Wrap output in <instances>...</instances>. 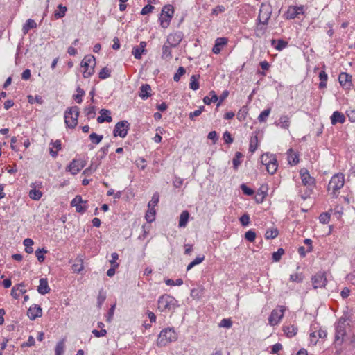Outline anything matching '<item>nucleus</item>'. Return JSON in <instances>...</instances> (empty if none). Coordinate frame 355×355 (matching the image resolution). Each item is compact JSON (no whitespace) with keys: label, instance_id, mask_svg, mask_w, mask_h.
I'll list each match as a JSON object with an SVG mask.
<instances>
[{"label":"nucleus","instance_id":"61","mask_svg":"<svg viewBox=\"0 0 355 355\" xmlns=\"http://www.w3.org/2000/svg\"><path fill=\"white\" fill-rule=\"evenodd\" d=\"M245 239L250 242H253L256 239L255 232L252 230H248L245 234Z\"/></svg>","mask_w":355,"mask_h":355},{"label":"nucleus","instance_id":"15","mask_svg":"<svg viewBox=\"0 0 355 355\" xmlns=\"http://www.w3.org/2000/svg\"><path fill=\"white\" fill-rule=\"evenodd\" d=\"M304 14V6H290L285 13L286 17L288 19H293L299 17L300 15Z\"/></svg>","mask_w":355,"mask_h":355},{"label":"nucleus","instance_id":"22","mask_svg":"<svg viewBox=\"0 0 355 355\" xmlns=\"http://www.w3.org/2000/svg\"><path fill=\"white\" fill-rule=\"evenodd\" d=\"M268 193V187L267 185H261L259 189L257 190L255 196L254 200L257 203H261L263 202L266 198Z\"/></svg>","mask_w":355,"mask_h":355},{"label":"nucleus","instance_id":"51","mask_svg":"<svg viewBox=\"0 0 355 355\" xmlns=\"http://www.w3.org/2000/svg\"><path fill=\"white\" fill-rule=\"evenodd\" d=\"M28 101L31 104H33L35 103H37L38 104H42L44 102L42 96H33L31 95L28 96Z\"/></svg>","mask_w":355,"mask_h":355},{"label":"nucleus","instance_id":"46","mask_svg":"<svg viewBox=\"0 0 355 355\" xmlns=\"http://www.w3.org/2000/svg\"><path fill=\"white\" fill-rule=\"evenodd\" d=\"M271 112L270 108H268L262 111L258 116V121L260 123H264L267 121L268 117L269 116Z\"/></svg>","mask_w":355,"mask_h":355},{"label":"nucleus","instance_id":"11","mask_svg":"<svg viewBox=\"0 0 355 355\" xmlns=\"http://www.w3.org/2000/svg\"><path fill=\"white\" fill-rule=\"evenodd\" d=\"M272 8L270 5L262 3L260 7L257 21L264 24H268V21L271 17Z\"/></svg>","mask_w":355,"mask_h":355},{"label":"nucleus","instance_id":"3","mask_svg":"<svg viewBox=\"0 0 355 355\" xmlns=\"http://www.w3.org/2000/svg\"><path fill=\"white\" fill-rule=\"evenodd\" d=\"M178 338V334L173 327H167L162 329L158 335L157 345L159 347H166L171 343L175 342Z\"/></svg>","mask_w":355,"mask_h":355},{"label":"nucleus","instance_id":"25","mask_svg":"<svg viewBox=\"0 0 355 355\" xmlns=\"http://www.w3.org/2000/svg\"><path fill=\"white\" fill-rule=\"evenodd\" d=\"M275 124L277 127L287 130L291 124L290 117L287 115H282L279 117L278 121L275 122Z\"/></svg>","mask_w":355,"mask_h":355},{"label":"nucleus","instance_id":"13","mask_svg":"<svg viewBox=\"0 0 355 355\" xmlns=\"http://www.w3.org/2000/svg\"><path fill=\"white\" fill-rule=\"evenodd\" d=\"M86 165V161L83 159H73L67 166L66 171L72 175H76Z\"/></svg>","mask_w":355,"mask_h":355},{"label":"nucleus","instance_id":"42","mask_svg":"<svg viewBox=\"0 0 355 355\" xmlns=\"http://www.w3.org/2000/svg\"><path fill=\"white\" fill-rule=\"evenodd\" d=\"M319 78L320 80V82L319 83V88L320 89L325 88L327 87L328 76L324 71H321L319 73Z\"/></svg>","mask_w":355,"mask_h":355},{"label":"nucleus","instance_id":"35","mask_svg":"<svg viewBox=\"0 0 355 355\" xmlns=\"http://www.w3.org/2000/svg\"><path fill=\"white\" fill-rule=\"evenodd\" d=\"M189 218V211L187 210L183 211L180 216L179 224H178L179 227H185L187 225Z\"/></svg>","mask_w":355,"mask_h":355},{"label":"nucleus","instance_id":"58","mask_svg":"<svg viewBox=\"0 0 355 355\" xmlns=\"http://www.w3.org/2000/svg\"><path fill=\"white\" fill-rule=\"evenodd\" d=\"M47 250L42 249H38L35 251V256L37 257L39 262L42 263L44 261L45 257L44 256V253H46Z\"/></svg>","mask_w":355,"mask_h":355},{"label":"nucleus","instance_id":"5","mask_svg":"<svg viewBox=\"0 0 355 355\" xmlns=\"http://www.w3.org/2000/svg\"><path fill=\"white\" fill-rule=\"evenodd\" d=\"M260 161L263 165L266 166L268 173L273 175L276 173L278 163L275 155L269 153H263L260 157Z\"/></svg>","mask_w":355,"mask_h":355},{"label":"nucleus","instance_id":"28","mask_svg":"<svg viewBox=\"0 0 355 355\" xmlns=\"http://www.w3.org/2000/svg\"><path fill=\"white\" fill-rule=\"evenodd\" d=\"M345 116L343 113L335 111L331 116V123L332 125H336L338 123L343 124L345 122Z\"/></svg>","mask_w":355,"mask_h":355},{"label":"nucleus","instance_id":"9","mask_svg":"<svg viewBox=\"0 0 355 355\" xmlns=\"http://www.w3.org/2000/svg\"><path fill=\"white\" fill-rule=\"evenodd\" d=\"M300 175L302 184L309 189V191L306 193V196H302L304 199H306L310 195L313 188L315 186V180L310 175L308 170L306 168H302L300 171Z\"/></svg>","mask_w":355,"mask_h":355},{"label":"nucleus","instance_id":"43","mask_svg":"<svg viewBox=\"0 0 355 355\" xmlns=\"http://www.w3.org/2000/svg\"><path fill=\"white\" fill-rule=\"evenodd\" d=\"M37 26L36 22L31 19L26 21V24L23 26L22 31L24 34H26L28 31L31 28H34Z\"/></svg>","mask_w":355,"mask_h":355},{"label":"nucleus","instance_id":"7","mask_svg":"<svg viewBox=\"0 0 355 355\" xmlns=\"http://www.w3.org/2000/svg\"><path fill=\"white\" fill-rule=\"evenodd\" d=\"M96 64L95 58L93 55H86L81 62L83 76L85 78L90 77L94 73V66Z\"/></svg>","mask_w":355,"mask_h":355},{"label":"nucleus","instance_id":"44","mask_svg":"<svg viewBox=\"0 0 355 355\" xmlns=\"http://www.w3.org/2000/svg\"><path fill=\"white\" fill-rule=\"evenodd\" d=\"M248 112V109L246 106H243L238 112L236 117L239 121H243L245 119Z\"/></svg>","mask_w":355,"mask_h":355},{"label":"nucleus","instance_id":"31","mask_svg":"<svg viewBox=\"0 0 355 355\" xmlns=\"http://www.w3.org/2000/svg\"><path fill=\"white\" fill-rule=\"evenodd\" d=\"M268 24H262L256 20V26L254 28V35L257 37H262L267 31Z\"/></svg>","mask_w":355,"mask_h":355},{"label":"nucleus","instance_id":"24","mask_svg":"<svg viewBox=\"0 0 355 355\" xmlns=\"http://www.w3.org/2000/svg\"><path fill=\"white\" fill-rule=\"evenodd\" d=\"M287 160L290 165L295 166L299 163V154L290 148L287 151Z\"/></svg>","mask_w":355,"mask_h":355},{"label":"nucleus","instance_id":"12","mask_svg":"<svg viewBox=\"0 0 355 355\" xmlns=\"http://www.w3.org/2000/svg\"><path fill=\"white\" fill-rule=\"evenodd\" d=\"M130 129V123L124 120L118 122L114 128L113 135L114 137H120L124 138Z\"/></svg>","mask_w":355,"mask_h":355},{"label":"nucleus","instance_id":"32","mask_svg":"<svg viewBox=\"0 0 355 355\" xmlns=\"http://www.w3.org/2000/svg\"><path fill=\"white\" fill-rule=\"evenodd\" d=\"M282 329L284 334L288 338L295 336L298 330L297 327L293 324L284 325Z\"/></svg>","mask_w":355,"mask_h":355},{"label":"nucleus","instance_id":"19","mask_svg":"<svg viewBox=\"0 0 355 355\" xmlns=\"http://www.w3.org/2000/svg\"><path fill=\"white\" fill-rule=\"evenodd\" d=\"M338 80H339V83L343 88L346 89H351V87L352 86L351 75H349L345 72H342L340 73V75L338 76Z\"/></svg>","mask_w":355,"mask_h":355},{"label":"nucleus","instance_id":"23","mask_svg":"<svg viewBox=\"0 0 355 355\" xmlns=\"http://www.w3.org/2000/svg\"><path fill=\"white\" fill-rule=\"evenodd\" d=\"M50 146L49 153L53 158H55L58 156V151L62 149L61 141L59 139L55 141L51 140Z\"/></svg>","mask_w":355,"mask_h":355},{"label":"nucleus","instance_id":"49","mask_svg":"<svg viewBox=\"0 0 355 355\" xmlns=\"http://www.w3.org/2000/svg\"><path fill=\"white\" fill-rule=\"evenodd\" d=\"M24 245H25V251L31 254L33 252V249L32 248V245H33V241L31 239H26L24 241Z\"/></svg>","mask_w":355,"mask_h":355},{"label":"nucleus","instance_id":"48","mask_svg":"<svg viewBox=\"0 0 355 355\" xmlns=\"http://www.w3.org/2000/svg\"><path fill=\"white\" fill-rule=\"evenodd\" d=\"M20 287H24V285L22 283L21 284H18L15 285V286H13L12 288L11 295L15 299H18L21 296V293H19V288Z\"/></svg>","mask_w":355,"mask_h":355},{"label":"nucleus","instance_id":"6","mask_svg":"<svg viewBox=\"0 0 355 355\" xmlns=\"http://www.w3.org/2000/svg\"><path fill=\"white\" fill-rule=\"evenodd\" d=\"M79 116V108L77 106H73L68 108L64 112V123L67 128H74L78 124Z\"/></svg>","mask_w":355,"mask_h":355},{"label":"nucleus","instance_id":"1","mask_svg":"<svg viewBox=\"0 0 355 355\" xmlns=\"http://www.w3.org/2000/svg\"><path fill=\"white\" fill-rule=\"evenodd\" d=\"M335 336L334 344L336 348L340 347L345 342H347L346 338L352 331L350 320L347 315H343L339 318L334 325Z\"/></svg>","mask_w":355,"mask_h":355},{"label":"nucleus","instance_id":"39","mask_svg":"<svg viewBox=\"0 0 355 355\" xmlns=\"http://www.w3.org/2000/svg\"><path fill=\"white\" fill-rule=\"evenodd\" d=\"M271 42L274 48L279 51L288 46V42L282 40H278L277 41L272 40Z\"/></svg>","mask_w":355,"mask_h":355},{"label":"nucleus","instance_id":"56","mask_svg":"<svg viewBox=\"0 0 355 355\" xmlns=\"http://www.w3.org/2000/svg\"><path fill=\"white\" fill-rule=\"evenodd\" d=\"M59 11L55 12V17L56 19H60L65 15L67 12V8L65 6H62V5L58 6Z\"/></svg>","mask_w":355,"mask_h":355},{"label":"nucleus","instance_id":"10","mask_svg":"<svg viewBox=\"0 0 355 355\" xmlns=\"http://www.w3.org/2000/svg\"><path fill=\"white\" fill-rule=\"evenodd\" d=\"M286 310L284 306H277L273 309L268 318V323L270 326L277 325L284 315Z\"/></svg>","mask_w":355,"mask_h":355},{"label":"nucleus","instance_id":"62","mask_svg":"<svg viewBox=\"0 0 355 355\" xmlns=\"http://www.w3.org/2000/svg\"><path fill=\"white\" fill-rule=\"evenodd\" d=\"M284 254V250L282 248H279L277 252L272 253V259L274 261L277 262L281 259L282 256Z\"/></svg>","mask_w":355,"mask_h":355},{"label":"nucleus","instance_id":"38","mask_svg":"<svg viewBox=\"0 0 355 355\" xmlns=\"http://www.w3.org/2000/svg\"><path fill=\"white\" fill-rule=\"evenodd\" d=\"M156 210L155 208L148 207V210L145 214V218L148 223H152L155 219Z\"/></svg>","mask_w":355,"mask_h":355},{"label":"nucleus","instance_id":"30","mask_svg":"<svg viewBox=\"0 0 355 355\" xmlns=\"http://www.w3.org/2000/svg\"><path fill=\"white\" fill-rule=\"evenodd\" d=\"M37 291L41 295H45L50 291V288L48 284L46 278H42L40 279V284L37 287Z\"/></svg>","mask_w":355,"mask_h":355},{"label":"nucleus","instance_id":"33","mask_svg":"<svg viewBox=\"0 0 355 355\" xmlns=\"http://www.w3.org/2000/svg\"><path fill=\"white\" fill-rule=\"evenodd\" d=\"M31 187L32 189L30 190L28 196L32 200H39L42 196V193L40 190L36 189L35 184H31Z\"/></svg>","mask_w":355,"mask_h":355},{"label":"nucleus","instance_id":"29","mask_svg":"<svg viewBox=\"0 0 355 355\" xmlns=\"http://www.w3.org/2000/svg\"><path fill=\"white\" fill-rule=\"evenodd\" d=\"M146 44L145 42H141L139 45L134 46L132 53L136 59H140L142 53L145 51Z\"/></svg>","mask_w":355,"mask_h":355},{"label":"nucleus","instance_id":"64","mask_svg":"<svg viewBox=\"0 0 355 355\" xmlns=\"http://www.w3.org/2000/svg\"><path fill=\"white\" fill-rule=\"evenodd\" d=\"M347 343L349 345L352 349L355 348V334H349V336L346 338Z\"/></svg>","mask_w":355,"mask_h":355},{"label":"nucleus","instance_id":"2","mask_svg":"<svg viewBox=\"0 0 355 355\" xmlns=\"http://www.w3.org/2000/svg\"><path fill=\"white\" fill-rule=\"evenodd\" d=\"M178 306V300L168 294L161 295L157 300V309L161 312H173Z\"/></svg>","mask_w":355,"mask_h":355},{"label":"nucleus","instance_id":"20","mask_svg":"<svg viewBox=\"0 0 355 355\" xmlns=\"http://www.w3.org/2000/svg\"><path fill=\"white\" fill-rule=\"evenodd\" d=\"M227 43L228 39L227 37H218L215 40L214 45L212 48V52L214 54H219Z\"/></svg>","mask_w":355,"mask_h":355},{"label":"nucleus","instance_id":"21","mask_svg":"<svg viewBox=\"0 0 355 355\" xmlns=\"http://www.w3.org/2000/svg\"><path fill=\"white\" fill-rule=\"evenodd\" d=\"M42 315V310L40 305L33 304L28 310V317L33 320L36 318L41 317Z\"/></svg>","mask_w":355,"mask_h":355},{"label":"nucleus","instance_id":"55","mask_svg":"<svg viewBox=\"0 0 355 355\" xmlns=\"http://www.w3.org/2000/svg\"><path fill=\"white\" fill-rule=\"evenodd\" d=\"M89 139L94 144H98L103 139V135L93 132L89 135Z\"/></svg>","mask_w":355,"mask_h":355},{"label":"nucleus","instance_id":"34","mask_svg":"<svg viewBox=\"0 0 355 355\" xmlns=\"http://www.w3.org/2000/svg\"><path fill=\"white\" fill-rule=\"evenodd\" d=\"M84 269L83 261L81 258L75 259L74 263L72 264V270L76 273H80Z\"/></svg>","mask_w":355,"mask_h":355},{"label":"nucleus","instance_id":"41","mask_svg":"<svg viewBox=\"0 0 355 355\" xmlns=\"http://www.w3.org/2000/svg\"><path fill=\"white\" fill-rule=\"evenodd\" d=\"M258 137L257 135H252L250 139L249 150L254 153L258 147Z\"/></svg>","mask_w":355,"mask_h":355},{"label":"nucleus","instance_id":"17","mask_svg":"<svg viewBox=\"0 0 355 355\" xmlns=\"http://www.w3.org/2000/svg\"><path fill=\"white\" fill-rule=\"evenodd\" d=\"M87 201H84L80 196H76L71 202V205L76 207V210L78 213H84L87 207Z\"/></svg>","mask_w":355,"mask_h":355},{"label":"nucleus","instance_id":"54","mask_svg":"<svg viewBox=\"0 0 355 355\" xmlns=\"http://www.w3.org/2000/svg\"><path fill=\"white\" fill-rule=\"evenodd\" d=\"M278 235V231L277 229L268 230L265 234L266 239H275Z\"/></svg>","mask_w":355,"mask_h":355},{"label":"nucleus","instance_id":"26","mask_svg":"<svg viewBox=\"0 0 355 355\" xmlns=\"http://www.w3.org/2000/svg\"><path fill=\"white\" fill-rule=\"evenodd\" d=\"M101 116L97 118V121L99 123L104 122L110 123L112 121V118L110 116V112L106 109H101L100 111Z\"/></svg>","mask_w":355,"mask_h":355},{"label":"nucleus","instance_id":"18","mask_svg":"<svg viewBox=\"0 0 355 355\" xmlns=\"http://www.w3.org/2000/svg\"><path fill=\"white\" fill-rule=\"evenodd\" d=\"M182 40V34L180 32L171 33L167 37L166 44L173 47H176Z\"/></svg>","mask_w":355,"mask_h":355},{"label":"nucleus","instance_id":"57","mask_svg":"<svg viewBox=\"0 0 355 355\" xmlns=\"http://www.w3.org/2000/svg\"><path fill=\"white\" fill-rule=\"evenodd\" d=\"M186 70L183 67H180L173 76V80L175 82H178L181 77L185 73Z\"/></svg>","mask_w":355,"mask_h":355},{"label":"nucleus","instance_id":"45","mask_svg":"<svg viewBox=\"0 0 355 355\" xmlns=\"http://www.w3.org/2000/svg\"><path fill=\"white\" fill-rule=\"evenodd\" d=\"M199 76L196 75L191 76L190 78L189 87L193 90H197L199 89V82H198Z\"/></svg>","mask_w":355,"mask_h":355},{"label":"nucleus","instance_id":"60","mask_svg":"<svg viewBox=\"0 0 355 355\" xmlns=\"http://www.w3.org/2000/svg\"><path fill=\"white\" fill-rule=\"evenodd\" d=\"M205 107L200 106L196 110L191 112L189 113V119L191 120H193L196 117L200 116L201 113L204 111Z\"/></svg>","mask_w":355,"mask_h":355},{"label":"nucleus","instance_id":"40","mask_svg":"<svg viewBox=\"0 0 355 355\" xmlns=\"http://www.w3.org/2000/svg\"><path fill=\"white\" fill-rule=\"evenodd\" d=\"M171 48H173V46H170L169 44H168L165 42V44L163 45V47H162V58H164V59L169 58L170 59L172 58Z\"/></svg>","mask_w":355,"mask_h":355},{"label":"nucleus","instance_id":"63","mask_svg":"<svg viewBox=\"0 0 355 355\" xmlns=\"http://www.w3.org/2000/svg\"><path fill=\"white\" fill-rule=\"evenodd\" d=\"M105 299H106L105 293L102 290L100 291L98 293V297H97V303H98V306L99 308L102 306V304L104 302V301L105 300Z\"/></svg>","mask_w":355,"mask_h":355},{"label":"nucleus","instance_id":"59","mask_svg":"<svg viewBox=\"0 0 355 355\" xmlns=\"http://www.w3.org/2000/svg\"><path fill=\"white\" fill-rule=\"evenodd\" d=\"M165 283L168 286H181L183 284V280L182 279H177L176 280L167 279H165Z\"/></svg>","mask_w":355,"mask_h":355},{"label":"nucleus","instance_id":"27","mask_svg":"<svg viewBox=\"0 0 355 355\" xmlns=\"http://www.w3.org/2000/svg\"><path fill=\"white\" fill-rule=\"evenodd\" d=\"M139 97L146 100L151 96V87L148 84L142 85L139 92Z\"/></svg>","mask_w":355,"mask_h":355},{"label":"nucleus","instance_id":"8","mask_svg":"<svg viewBox=\"0 0 355 355\" xmlns=\"http://www.w3.org/2000/svg\"><path fill=\"white\" fill-rule=\"evenodd\" d=\"M174 14V9L171 5H166L163 7L159 20L160 26L163 28H166L171 22V20Z\"/></svg>","mask_w":355,"mask_h":355},{"label":"nucleus","instance_id":"36","mask_svg":"<svg viewBox=\"0 0 355 355\" xmlns=\"http://www.w3.org/2000/svg\"><path fill=\"white\" fill-rule=\"evenodd\" d=\"M218 98L214 91H211L209 96H206L203 98V102L206 105H210L211 103H215L218 101Z\"/></svg>","mask_w":355,"mask_h":355},{"label":"nucleus","instance_id":"4","mask_svg":"<svg viewBox=\"0 0 355 355\" xmlns=\"http://www.w3.org/2000/svg\"><path fill=\"white\" fill-rule=\"evenodd\" d=\"M344 183L345 178L343 174L337 173L331 177L327 189L331 193L332 197L336 198L338 196V191L343 187Z\"/></svg>","mask_w":355,"mask_h":355},{"label":"nucleus","instance_id":"14","mask_svg":"<svg viewBox=\"0 0 355 355\" xmlns=\"http://www.w3.org/2000/svg\"><path fill=\"white\" fill-rule=\"evenodd\" d=\"M311 282L314 289L324 288L327 284V279L324 272H318L311 277Z\"/></svg>","mask_w":355,"mask_h":355},{"label":"nucleus","instance_id":"16","mask_svg":"<svg viewBox=\"0 0 355 355\" xmlns=\"http://www.w3.org/2000/svg\"><path fill=\"white\" fill-rule=\"evenodd\" d=\"M327 336V333L326 330L322 329V328H319L312 332L310 333L309 340L310 344L312 345H315L318 341V338L324 339Z\"/></svg>","mask_w":355,"mask_h":355},{"label":"nucleus","instance_id":"52","mask_svg":"<svg viewBox=\"0 0 355 355\" xmlns=\"http://www.w3.org/2000/svg\"><path fill=\"white\" fill-rule=\"evenodd\" d=\"M159 200V195L157 192H155L151 200L148 202V207H155Z\"/></svg>","mask_w":355,"mask_h":355},{"label":"nucleus","instance_id":"37","mask_svg":"<svg viewBox=\"0 0 355 355\" xmlns=\"http://www.w3.org/2000/svg\"><path fill=\"white\" fill-rule=\"evenodd\" d=\"M243 155L240 152L235 153L234 157L232 159L233 168L234 170H237L239 166L241 165L243 161Z\"/></svg>","mask_w":355,"mask_h":355},{"label":"nucleus","instance_id":"50","mask_svg":"<svg viewBox=\"0 0 355 355\" xmlns=\"http://www.w3.org/2000/svg\"><path fill=\"white\" fill-rule=\"evenodd\" d=\"M64 351V340L58 342L55 347V355H62Z\"/></svg>","mask_w":355,"mask_h":355},{"label":"nucleus","instance_id":"47","mask_svg":"<svg viewBox=\"0 0 355 355\" xmlns=\"http://www.w3.org/2000/svg\"><path fill=\"white\" fill-rule=\"evenodd\" d=\"M304 279V275L302 273H294L290 275L289 280L292 282L301 283Z\"/></svg>","mask_w":355,"mask_h":355},{"label":"nucleus","instance_id":"53","mask_svg":"<svg viewBox=\"0 0 355 355\" xmlns=\"http://www.w3.org/2000/svg\"><path fill=\"white\" fill-rule=\"evenodd\" d=\"M77 94L74 96V99L76 103H81L83 101V96L85 95V91L80 87H78L76 89Z\"/></svg>","mask_w":355,"mask_h":355}]
</instances>
